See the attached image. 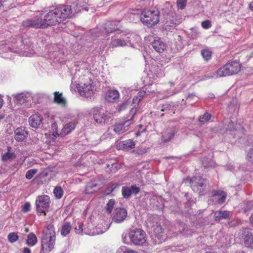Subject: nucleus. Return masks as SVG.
<instances>
[{
  "label": "nucleus",
  "mask_w": 253,
  "mask_h": 253,
  "mask_svg": "<svg viewBox=\"0 0 253 253\" xmlns=\"http://www.w3.org/2000/svg\"><path fill=\"white\" fill-rule=\"evenodd\" d=\"M3 104V100L1 97V96L0 95V109L1 108Z\"/></svg>",
  "instance_id": "obj_62"
},
{
  "label": "nucleus",
  "mask_w": 253,
  "mask_h": 253,
  "mask_svg": "<svg viewBox=\"0 0 253 253\" xmlns=\"http://www.w3.org/2000/svg\"><path fill=\"white\" fill-rule=\"evenodd\" d=\"M56 240L53 225L49 224L43 232L42 239V250L44 253H48L54 248Z\"/></svg>",
  "instance_id": "obj_2"
},
{
  "label": "nucleus",
  "mask_w": 253,
  "mask_h": 253,
  "mask_svg": "<svg viewBox=\"0 0 253 253\" xmlns=\"http://www.w3.org/2000/svg\"><path fill=\"white\" fill-rule=\"evenodd\" d=\"M185 248L182 245L178 246L177 247H172L171 248L172 251L181 252L184 251Z\"/></svg>",
  "instance_id": "obj_47"
},
{
  "label": "nucleus",
  "mask_w": 253,
  "mask_h": 253,
  "mask_svg": "<svg viewBox=\"0 0 253 253\" xmlns=\"http://www.w3.org/2000/svg\"><path fill=\"white\" fill-rule=\"evenodd\" d=\"M211 117V116L210 114L205 113L202 117H200L199 121L202 123H205L210 119Z\"/></svg>",
  "instance_id": "obj_39"
},
{
  "label": "nucleus",
  "mask_w": 253,
  "mask_h": 253,
  "mask_svg": "<svg viewBox=\"0 0 253 253\" xmlns=\"http://www.w3.org/2000/svg\"><path fill=\"white\" fill-rule=\"evenodd\" d=\"M31 207V205L29 203L26 202L25 203V204L23 205L22 207V211L24 212H27L30 211Z\"/></svg>",
  "instance_id": "obj_46"
},
{
  "label": "nucleus",
  "mask_w": 253,
  "mask_h": 253,
  "mask_svg": "<svg viewBox=\"0 0 253 253\" xmlns=\"http://www.w3.org/2000/svg\"><path fill=\"white\" fill-rule=\"evenodd\" d=\"M187 3V0H177V5L179 8L183 9Z\"/></svg>",
  "instance_id": "obj_42"
},
{
  "label": "nucleus",
  "mask_w": 253,
  "mask_h": 253,
  "mask_svg": "<svg viewBox=\"0 0 253 253\" xmlns=\"http://www.w3.org/2000/svg\"><path fill=\"white\" fill-rule=\"evenodd\" d=\"M117 186V184H113L111 186H110L108 189L109 192H112L114 190V189H115L116 188Z\"/></svg>",
  "instance_id": "obj_56"
},
{
  "label": "nucleus",
  "mask_w": 253,
  "mask_h": 253,
  "mask_svg": "<svg viewBox=\"0 0 253 253\" xmlns=\"http://www.w3.org/2000/svg\"><path fill=\"white\" fill-rule=\"evenodd\" d=\"M54 102L59 105L65 106L66 104V100L63 97L62 94L59 93V92H54Z\"/></svg>",
  "instance_id": "obj_27"
},
{
  "label": "nucleus",
  "mask_w": 253,
  "mask_h": 253,
  "mask_svg": "<svg viewBox=\"0 0 253 253\" xmlns=\"http://www.w3.org/2000/svg\"><path fill=\"white\" fill-rule=\"evenodd\" d=\"M147 226L150 228L151 232H153L154 235L158 238L160 242L165 241V236L164 234V230L161 225L154 224L150 220L148 219L146 222Z\"/></svg>",
  "instance_id": "obj_10"
},
{
  "label": "nucleus",
  "mask_w": 253,
  "mask_h": 253,
  "mask_svg": "<svg viewBox=\"0 0 253 253\" xmlns=\"http://www.w3.org/2000/svg\"><path fill=\"white\" fill-rule=\"evenodd\" d=\"M132 123L131 119L128 120L122 124H116L114 127V131L118 134H121L128 130V126Z\"/></svg>",
  "instance_id": "obj_15"
},
{
  "label": "nucleus",
  "mask_w": 253,
  "mask_h": 253,
  "mask_svg": "<svg viewBox=\"0 0 253 253\" xmlns=\"http://www.w3.org/2000/svg\"><path fill=\"white\" fill-rule=\"evenodd\" d=\"M250 221H251V222L253 224V214L252 215V216L250 217Z\"/></svg>",
  "instance_id": "obj_64"
},
{
  "label": "nucleus",
  "mask_w": 253,
  "mask_h": 253,
  "mask_svg": "<svg viewBox=\"0 0 253 253\" xmlns=\"http://www.w3.org/2000/svg\"><path fill=\"white\" fill-rule=\"evenodd\" d=\"M116 253H137V252L127 249V247L125 246H122L118 249Z\"/></svg>",
  "instance_id": "obj_33"
},
{
  "label": "nucleus",
  "mask_w": 253,
  "mask_h": 253,
  "mask_svg": "<svg viewBox=\"0 0 253 253\" xmlns=\"http://www.w3.org/2000/svg\"><path fill=\"white\" fill-rule=\"evenodd\" d=\"M250 156H252V157H253V148L249 152H248V155H247V160L251 162L252 163V158H250Z\"/></svg>",
  "instance_id": "obj_54"
},
{
  "label": "nucleus",
  "mask_w": 253,
  "mask_h": 253,
  "mask_svg": "<svg viewBox=\"0 0 253 253\" xmlns=\"http://www.w3.org/2000/svg\"><path fill=\"white\" fill-rule=\"evenodd\" d=\"M172 105L169 104H166L163 106L162 109H161L162 111H166L168 113H170L173 112V109H171Z\"/></svg>",
  "instance_id": "obj_41"
},
{
  "label": "nucleus",
  "mask_w": 253,
  "mask_h": 253,
  "mask_svg": "<svg viewBox=\"0 0 253 253\" xmlns=\"http://www.w3.org/2000/svg\"><path fill=\"white\" fill-rule=\"evenodd\" d=\"M53 193L56 198L60 199L63 196V191L61 187L57 186L54 188Z\"/></svg>",
  "instance_id": "obj_34"
},
{
  "label": "nucleus",
  "mask_w": 253,
  "mask_h": 253,
  "mask_svg": "<svg viewBox=\"0 0 253 253\" xmlns=\"http://www.w3.org/2000/svg\"><path fill=\"white\" fill-rule=\"evenodd\" d=\"M201 54L203 57L206 60H209L211 58V52L209 49H204L202 50Z\"/></svg>",
  "instance_id": "obj_36"
},
{
  "label": "nucleus",
  "mask_w": 253,
  "mask_h": 253,
  "mask_svg": "<svg viewBox=\"0 0 253 253\" xmlns=\"http://www.w3.org/2000/svg\"><path fill=\"white\" fill-rule=\"evenodd\" d=\"M92 112L95 121L98 124H105L109 122L111 117L109 113L107 112H104L98 107L93 108Z\"/></svg>",
  "instance_id": "obj_9"
},
{
  "label": "nucleus",
  "mask_w": 253,
  "mask_h": 253,
  "mask_svg": "<svg viewBox=\"0 0 253 253\" xmlns=\"http://www.w3.org/2000/svg\"><path fill=\"white\" fill-rule=\"evenodd\" d=\"M135 143L132 140L128 139L121 142L118 144V147L119 149H130L134 148Z\"/></svg>",
  "instance_id": "obj_25"
},
{
  "label": "nucleus",
  "mask_w": 253,
  "mask_h": 253,
  "mask_svg": "<svg viewBox=\"0 0 253 253\" xmlns=\"http://www.w3.org/2000/svg\"><path fill=\"white\" fill-rule=\"evenodd\" d=\"M159 11L154 9H145L141 11L140 20L148 27L151 28L159 22Z\"/></svg>",
  "instance_id": "obj_4"
},
{
  "label": "nucleus",
  "mask_w": 253,
  "mask_h": 253,
  "mask_svg": "<svg viewBox=\"0 0 253 253\" xmlns=\"http://www.w3.org/2000/svg\"><path fill=\"white\" fill-rule=\"evenodd\" d=\"M214 217L216 220H219L220 219L222 218L220 211H216L214 213Z\"/></svg>",
  "instance_id": "obj_52"
},
{
  "label": "nucleus",
  "mask_w": 253,
  "mask_h": 253,
  "mask_svg": "<svg viewBox=\"0 0 253 253\" xmlns=\"http://www.w3.org/2000/svg\"><path fill=\"white\" fill-rule=\"evenodd\" d=\"M132 35L126 36L124 34H122L120 36H115L111 39L110 45L112 47L124 46L127 45L128 43L131 44V37Z\"/></svg>",
  "instance_id": "obj_8"
},
{
  "label": "nucleus",
  "mask_w": 253,
  "mask_h": 253,
  "mask_svg": "<svg viewBox=\"0 0 253 253\" xmlns=\"http://www.w3.org/2000/svg\"><path fill=\"white\" fill-rule=\"evenodd\" d=\"M205 179H203L200 176H194L190 180V183H191V187L193 190H195V187H197V190H199V188L202 187L204 185Z\"/></svg>",
  "instance_id": "obj_22"
},
{
  "label": "nucleus",
  "mask_w": 253,
  "mask_h": 253,
  "mask_svg": "<svg viewBox=\"0 0 253 253\" xmlns=\"http://www.w3.org/2000/svg\"><path fill=\"white\" fill-rule=\"evenodd\" d=\"M127 106L128 103L127 102H124L122 104L119 106V111H120L125 109Z\"/></svg>",
  "instance_id": "obj_53"
},
{
  "label": "nucleus",
  "mask_w": 253,
  "mask_h": 253,
  "mask_svg": "<svg viewBox=\"0 0 253 253\" xmlns=\"http://www.w3.org/2000/svg\"><path fill=\"white\" fill-rule=\"evenodd\" d=\"M226 193L221 191H214L213 196L217 200L219 204H222L225 202L226 198Z\"/></svg>",
  "instance_id": "obj_26"
},
{
  "label": "nucleus",
  "mask_w": 253,
  "mask_h": 253,
  "mask_svg": "<svg viewBox=\"0 0 253 253\" xmlns=\"http://www.w3.org/2000/svg\"><path fill=\"white\" fill-rule=\"evenodd\" d=\"M75 128V124L73 122H69L64 126L60 132L61 136H65L71 132Z\"/></svg>",
  "instance_id": "obj_23"
},
{
  "label": "nucleus",
  "mask_w": 253,
  "mask_h": 253,
  "mask_svg": "<svg viewBox=\"0 0 253 253\" xmlns=\"http://www.w3.org/2000/svg\"><path fill=\"white\" fill-rule=\"evenodd\" d=\"M241 69V65L237 61H232L219 68L216 72V77H223L237 74Z\"/></svg>",
  "instance_id": "obj_5"
},
{
  "label": "nucleus",
  "mask_w": 253,
  "mask_h": 253,
  "mask_svg": "<svg viewBox=\"0 0 253 253\" xmlns=\"http://www.w3.org/2000/svg\"><path fill=\"white\" fill-rule=\"evenodd\" d=\"M73 16V13L70 6L61 5L50 10L45 15L43 19L41 17H37L34 20L23 21L22 25L25 27L43 28L56 25Z\"/></svg>",
  "instance_id": "obj_1"
},
{
  "label": "nucleus",
  "mask_w": 253,
  "mask_h": 253,
  "mask_svg": "<svg viewBox=\"0 0 253 253\" xmlns=\"http://www.w3.org/2000/svg\"><path fill=\"white\" fill-rule=\"evenodd\" d=\"M7 238L8 241L12 243L17 241L19 238L18 236L16 233L12 232L8 235Z\"/></svg>",
  "instance_id": "obj_35"
},
{
  "label": "nucleus",
  "mask_w": 253,
  "mask_h": 253,
  "mask_svg": "<svg viewBox=\"0 0 253 253\" xmlns=\"http://www.w3.org/2000/svg\"><path fill=\"white\" fill-rule=\"evenodd\" d=\"M127 211L122 208H116L112 214L113 221L117 223L123 222L127 217Z\"/></svg>",
  "instance_id": "obj_12"
},
{
  "label": "nucleus",
  "mask_w": 253,
  "mask_h": 253,
  "mask_svg": "<svg viewBox=\"0 0 253 253\" xmlns=\"http://www.w3.org/2000/svg\"><path fill=\"white\" fill-rule=\"evenodd\" d=\"M75 232L78 234L82 233L83 232V225L80 224L79 225V228H78L77 227H76L75 228Z\"/></svg>",
  "instance_id": "obj_51"
},
{
  "label": "nucleus",
  "mask_w": 253,
  "mask_h": 253,
  "mask_svg": "<svg viewBox=\"0 0 253 253\" xmlns=\"http://www.w3.org/2000/svg\"><path fill=\"white\" fill-rule=\"evenodd\" d=\"M14 101L19 105H24L33 99L32 93L30 92H22L12 95Z\"/></svg>",
  "instance_id": "obj_11"
},
{
  "label": "nucleus",
  "mask_w": 253,
  "mask_h": 253,
  "mask_svg": "<svg viewBox=\"0 0 253 253\" xmlns=\"http://www.w3.org/2000/svg\"><path fill=\"white\" fill-rule=\"evenodd\" d=\"M179 232L183 235L188 236L191 234L192 231L184 223H181L179 225Z\"/></svg>",
  "instance_id": "obj_29"
},
{
  "label": "nucleus",
  "mask_w": 253,
  "mask_h": 253,
  "mask_svg": "<svg viewBox=\"0 0 253 253\" xmlns=\"http://www.w3.org/2000/svg\"><path fill=\"white\" fill-rule=\"evenodd\" d=\"M86 72L87 75L80 78V83L77 85V88L82 96L91 98L94 95L96 89L90 80V73L88 71Z\"/></svg>",
  "instance_id": "obj_3"
},
{
  "label": "nucleus",
  "mask_w": 253,
  "mask_h": 253,
  "mask_svg": "<svg viewBox=\"0 0 253 253\" xmlns=\"http://www.w3.org/2000/svg\"><path fill=\"white\" fill-rule=\"evenodd\" d=\"M115 205V200L113 199L110 200L106 205V211L109 213H111Z\"/></svg>",
  "instance_id": "obj_37"
},
{
  "label": "nucleus",
  "mask_w": 253,
  "mask_h": 253,
  "mask_svg": "<svg viewBox=\"0 0 253 253\" xmlns=\"http://www.w3.org/2000/svg\"><path fill=\"white\" fill-rule=\"evenodd\" d=\"M145 94L146 92L145 91H140L138 92L137 95L135 96L132 100L133 104H137Z\"/></svg>",
  "instance_id": "obj_32"
},
{
  "label": "nucleus",
  "mask_w": 253,
  "mask_h": 253,
  "mask_svg": "<svg viewBox=\"0 0 253 253\" xmlns=\"http://www.w3.org/2000/svg\"><path fill=\"white\" fill-rule=\"evenodd\" d=\"M27 244L30 246H34L37 242V238L33 233H30L27 236Z\"/></svg>",
  "instance_id": "obj_30"
},
{
  "label": "nucleus",
  "mask_w": 253,
  "mask_h": 253,
  "mask_svg": "<svg viewBox=\"0 0 253 253\" xmlns=\"http://www.w3.org/2000/svg\"><path fill=\"white\" fill-rule=\"evenodd\" d=\"M42 117L38 113L32 115L29 118L30 126L33 128H38L42 124Z\"/></svg>",
  "instance_id": "obj_13"
},
{
  "label": "nucleus",
  "mask_w": 253,
  "mask_h": 253,
  "mask_svg": "<svg viewBox=\"0 0 253 253\" xmlns=\"http://www.w3.org/2000/svg\"><path fill=\"white\" fill-rule=\"evenodd\" d=\"M174 130L173 129H170L165 132L162 135V140L164 142H168L170 141L173 137L174 134Z\"/></svg>",
  "instance_id": "obj_28"
},
{
  "label": "nucleus",
  "mask_w": 253,
  "mask_h": 253,
  "mask_svg": "<svg viewBox=\"0 0 253 253\" xmlns=\"http://www.w3.org/2000/svg\"><path fill=\"white\" fill-rule=\"evenodd\" d=\"M61 53L59 52H51L50 53V55H49V57L50 58H54V59H56L57 57H56V55H59Z\"/></svg>",
  "instance_id": "obj_55"
},
{
  "label": "nucleus",
  "mask_w": 253,
  "mask_h": 253,
  "mask_svg": "<svg viewBox=\"0 0 253 253\" xmlns=\"http://www.w3.org/2000/svg\"><path fill=\"white\" fill-rule=\"evenodd\" d=\"M36 169H31L29 170L26 174V177L28 179H31L34 175L37 172Z\"/></svg>",
  "instance_id": "obj_38"
},
{
  "label": "nucleus",
  "mask_w": 253,
  "mask_h": 253,
  "mask_svg": "<svg viewBox=\"0 0 253 253\" xmlns=\"http://www.w3.org/2000/svg\"><path fill=\"white\" fill-rule=\"evenodd\" d=\"M14 157V154L10 152H7L5 154H3L2 156L3 161H7L13 159Z\"/></svg>",
  "instance_id": "obj_40"
},
{
  "label": "nucleus",
  "mask_w": 253,
  "mask_h": 253,
  "mask_svg": "<svg viewBox=\"0 0 253 253\" xmlns=\"http://www.w3.org/2000/svg\"><path fill=\"white\" fill-rule=\"evenodd\" d=\"M57 125L56 123H54L52 124L51 128L53 131V134L54 136L60 135V133H59L57 131Z\"/></svg>",
  "instance_id": "obj_45"
},
{
  "label": "nucleus",
  "mask_w": 253,
  "mask_h": 253,
  "mask_svg": "<svg viewBox=\"0 0 253 253\" xmlns=\"http://www.w3.org/2000/svg\"><path fill=\"white\" fill-rule=\"evenodd\" d=\"M222 218H226L228 217L230 215V212L228 211H220Z\"/></svg>",
  "instance_id": "obj_49"
},
{
  "label": "nucleus",
  "mask_w": 253,
  "mask_h": 253,
  "mask_svg": "<svg viewBox=\"0 0 253 253\" xmlns=\"http://www.w3.org/2000/svg\"><path fill=\"white\" fill-rule=\"evenodd\" d=\"M122 238H123V241L124 243L127 244L128 243V241L126 240V235H122Z\"/></svg>",
  "instance_id": "obj_60"
},
{
  "label": "nucleus",
  "mask_w": 253,
  "mask_h": 253,
  "mask_svg": "<svg viewBox=\"0 0 253 253\" xmlns=\"http://www.w3.org/2000/svg\"><path fill=\"white\" fill-rule=\"evenodd\" d=\"M96 185L95 184H94L92 182L88 183L87 184L86 188H85V193L87 194H90V193H92V192L90 191L89 189H92L94 187L96 186Z\"/></svg>",
  "instance_id": "obj_44"
},
{
  "label": "nucleus",
  "mask_w": 253,
  "mask_h": 253,
  "mask_svg": "<svg viewBox=\"0 0 253 253\" xmlns=\"http://www.w3.org/2000/svg\"><path fill=\"white\" fill-rule=\"evenodd\" d=\"M119 24L117 21L107 22L105 24V30L107 33H112L119 29Z\"/></svg>",
  "instance_id": "obj_24"
},
{
  "label": "nucleus",
  "mask_w": 253,
  "mask_h": 253,
  "mask_svg": "<svg viewBox=\"0 0 253 253\" xmlns=\"http://www.w3.org/2000/svg\"><path fill=\"white\" fill-rule=\"evenodd\" d=\"M107 135H108V136H107V137H110V134L108 132H106V133L104 134L102 137H101V139H104L106 138V136Z\"/></svg>",
  "instance_id": "obj_61"
},
{
  "label": "nucleus",
  "mask_w": 253,
  "mask_h": 253,
  "mask_svg": "<svg viewBox=\"0 0 253 253\" xmlns=\"http://www.w3.org/2000/svg\"><path fill=\"white\" fill-rule=\"evenodd\" d=\"M109 228L107 223L98 224L95 228L92 229V231L90 233L92 235L101 234L106 232Z\"/></svg>",
  "instance_id": "obj_19"
},
{
  "label": "nucleus",
  "mask_w": 253,
  "mask_h": 253,
  "mask_svg": "<svg viewBox=\"0 0 253 253\" xmlns=\"http://www.w3.org/2000/svg\"><path fill=\"white\" fill-rule=\"evenodd\" d=\"M161 76L162 72L158 66H152L148 73V77L152 82Z\"/></svg>",
  "instance_id": "obj_16"
},
{
  "label": "nucleus",
  "mask_w": 253,
  "mask_h": 253,
  "mask_svg": "<svg viewBox=\"0 0 253 253\" xmlns=\"http://www.w3.org/2000/svg\"><path fill=\"white\" fill-rule=\"evenodd\" d=\"M122 191L123 197L127 198L132 194L138 193L139 191V188L134 186H132L131 187H123Z\"/></svg>",
  "instance_id": "obj_20"
},
{
  "label": "nucleus",
  "mask_w": 253,
  "mask_h": 253,
  "mask_svg": "<svg viewBox=\"0 0 253 253\" xmlns=\"http://www.w3.org/2000/svg\"><path fill=\"white\" fill-rule=\"evenodd\" d=\"M202 26L204 29H207L211 26V24L209 21L206 20L202 23Z\"/></svg>",
  "instance_id": "obj_48"
},
{
  "label": "nucleus",
  "mask_w": 253,
  "mask_h": 253,
  "mask_svg": "<svg viewBox=\"0 0 253 253\" xmlns=\"http://www.w3.org/2000/svg\"><path fill=\"white\" fill-rule=\"evenodd\" d=\"M202 162H203V164L204 165V167L205 168L211 167V166H212L213 165V164H214V163L213 162V161L211 159H209V160L204 159L203 160Z\"/></svg>",
  "instance_id": "obj_43"
},
{
  "label": "nucleus",
  "mask_w": 253,
  "mask_h": 253,
  "mask_svg": "<svg viewBox=\"0 0 253 253\" xmlns=\"http://www.w3.org/2000/svg\"><path fill=\"white\" fill-rule=\"evenodd\" d=\"M120 93L116 89L109 90L106 94V99L109 102H113L117 101L119 98Z\"/></svg>",
  "instance_id": "obj_21"
},
{
  "label": "nucleus",
  "mask_w": 253,
  "mask_h": 253,
  "mask_svg": "<svg viewBox=\"0 0 253 253\" xmlns=\"http://www.w3.org/2000/svg\"><path fill=\"white\" fill-rule=\"evenodd\" d=\"M50 198L48 196L43 195L39 196L35 202L36 211L38 213H43L46 215L45 211L49 207Z\"/></svg>",
  "instance_id": "obj_6"
},
{
  "label": "nucleus",
  "mask_w": 253,
  "mask_h": 253,
  "mask_svg": "<svg viewBox=\"0 0 253 253\" xmlns=\"http://www.w3.org/2000/svg\"><path fill=\"white\" fill-rule=\"evenodd\" d=\"M250 8L251 9L253 10V1L250 4Z\"/></svg>",
  "instance_id": "obj_63"
},
{
  "label": "nucleus",
  "mask_w": 253,
  "mask_h": 253,
  "mask_svg": "<svg viewBox=\"0 0 253 253\" xmlns=\"http://www.w3.org/2000/svg\"><path fill=\"white\" fill-rule=\"evenodd\" d=\"M153 48L158 52L161 53L166 49V44L160 38L155 39L151 43Z\"/></svg>",
  "instance_id": "obj_17"
},
{
  "label": "nucleus",
  "mask_w": 253,
  "mask_h": 253,
  "mask_svg": "<svg viewBox=\"0 0 253 253\" xmlns=\"http://www.w3.org/2000/svg\"><path fill=\"white\" fill-rule=\"evenodd\" d=\"M22 253H31V251L30 249L28 248H24L23 250Z\"/></svg>",
  "instance_id": "obj_59"
},
{
  "label": "nucleus",
  "mask_w": 253,
  "mask_h": 253,
  "mask_svg": "<svg viewBox=\"0 0 253 253\" xmlns=\"http://www.w3.org/2000/svg\"><path fill=\"white\" fill-rule=\"evenodd\" d=\"M35 53V51L33 50H32L30 53H28L27 51H25V55L27 56H31Z\"/></svg>",
  "instance_id": "obj_58"
},
{
  "label": "nucleus",
  "mask_w": 253,
  "mask_h": 253,
  "mask_svg": "<svg viewBox=\"0 0 253 253\" xmlns=\"http://www.w3.org/2000/svg\"><path fill=\"white\" fill-rule=\"evenodd\" d=\"M71 229V226L70 225V223L69 222H66L64 223L62 226V228L61 229V235L65 236L67 234H68Z\"/></svg>",
  "instance_id": "obj_31"
},
{
  "label": "nucleus",
  "mask_w": 253,
  "mask_h": 253,
  "mask_svg": "<svg viewBox=\"0 0 253 253\" xmlns=\"http://www.w3.org/2000/svg\"><path fill=\"white\" fill-rule=\"evenodd\" d=\"M204 182V186L201 187V188H199V194L200 195H204L205 194V190L206 189L207 187H209V185H206L205 184L206 182H205V181Z\"/></svg>",
  "instance_id": "obj_50"
},
{
  "label": "nucleus",
  "mask_w": 253,
  "mask_h": 253,
  "mask_svg": "<svg viewBox=\"0 0 253 253\" xmlns=\"http://www.w3.org/2000/svg\"><path fill=\"white\" fill-rule=\"evenodd\" d=\"M28 133L23 127H18L14 131V138L17 141H22L27 136Z\"/></svg>",
  "instance_id": "obj_18"
},
{
  "label": "nucleus",
  "mask_w": 253,
  "mask_h": 253,
  "mask_svg": "<svg viewBox=\"0 0 253 253\" xmlns=\"http://www.w3.org/2000/svg\"><path fill=\"white\" fill-rule=\"evenodd\" d=\"M231 253H245V252L240 249L233 250Z\"/></svg>",
  "instance_id": "obj_57"
},
{
  "label": "nucleus",
  "mask_w": 253,
  "mask_h": 253,
  "mask_svg": "<svg viewBox=\"0 0 253 253\" xmlns=\"http://www.w3.org/2000/svg\"><path fill=\"white\" fill-rule=\"evenodd\" d=\"M131 241L135 245H143L146 242L145 232L140 229H135L129 233Z\"/></svg>",
  "instance_id": "obj_7"
},
{
  "label": "nucleus",
  "mask_w": 253,
  "mask_h": 253,
  "mask_svg": "<svg viewBox=\"0 0 253 253\" xmlns=\"http://www.w3.org/2000/svg\"><path fill=\"white\" fill-rule=\"evenodd\" d=\"M243 242L247 248L253 249V235L248 229H245L243 233Z\"/></svg>",
  "instance_id": "obj_14"
}]
</instances>
